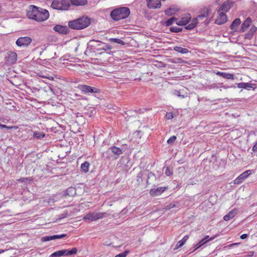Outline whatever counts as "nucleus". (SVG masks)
I'll return each mask as SVG.
<instances>
[{
  "label": "nucleus",
  "mask_w": 257,
  "mask_h": 257,
  "mask_svg": "<svg viewBox=\"0 0 257 257\" xmlns=\"http://www.w3.org/2000/svg\"><path fill=\"white\" fill-rule=\"evenodd\" d=\"M90 24V19L86 17H82L77 20L69 21V27L74 30L83 29L88 27Z\"/></svg>",
  "instance_id": "f257e3e1"
},
{
  "label": "nucleus",
  "mask_w": 257,
  "mask_h": 257,
  "mask_svg": "<svg viewBox=\"0 0 257 257\" xmlns=\"http://www.w3.org/2000/svg\"><path fill=\"white\" fill-rule=\"evenodd\" d=\"M130 14V10L126 7H120L113 10L110 16L114 21H118L127 18Z\"/></svg>",
  "instance_id": "f03ea898"
},
{
  "label": "nucleus",
  "mask_w": 257,
  "mask_h": 257,
  "mask_svg": "<svg viewBox=\"0 0 257 257\" xmlns=\"http://www.w3.org/2000/svg\"><path fill=\"white\" fill-rule=\"evenodd\" d=\"M51 7L55 10L66 11L70 7L69 0H53Z\"/></svg>",
  "instance_id": "7ed1b4c3"
},
{
  "label": "nucleus",
  "mask_w": 257,
  "mask_h": 257,
  "mask_svg": "<svg viewBox=\"0 0 257 257\" xmlns=\"http://www.w3.org/2000/svg\"><path fill=\"white\" fill-rule=\"evenodd\" d=\"M108 214L106 212H89L83 217V220L87 222H91L106 217Z\"/></svg>",
  "instance_id": "20e7f679"
},
{
  "label": "nucleus",
  "mask_w": 257,
  "mask_h": 257,
  "mask_svg": "<svg viewBox=\"0 0 257 257\" xmlns=\"http://www.w3.org/2000/svg\"><path fill=\"white\" fill-rule=\"evenodd\" d=\"M121 154H122V151L120 149L112 146L109 148L106 152H104L103 156L106 158H110L114 156V158L117 159Z\"/></svg>",
  "instance_id": "39448f33"
},
{
  "label": "nucleus",
  "mask_w": 257,
  "mask_h": 257,
  "mask_svg": "<svg viewBox=\"0 0 257 257\" xmlns=\"http://www.w3.org/2000/svg\"><path fill=\"white\" fill-rule=\"evenodd\" d=\"M77 87L83 93L86 94L89 93H99L100 92V89L99 88L87 85H79Z\"/></svg>",
  "instance_id": "423d86ee"
},
{
  "label": "nucleus",
  "mask_w": 257,
  "mask_h": 257,
  "mask_svg": "<svg viewBox=\"0 0 257 257\" xmlns=\"http://www.w3.org/2000/svg\"><path fill=\"white\" fill-rule=\"evenodd\" d=\"M49 17V13L47 10L39 8L35 20L37 22H42L46 20Z\"/></svg>",
  "instance_id": "0eeeda50"
},
{
  "label": "nucleus",
  "mask_w": 257,
  "mask_h": 257,
  "mask_svg": "<svg viewBox=\"0 0 257 257\" xmlns=\"http://www.w3.org/2000/svg\"><path fill=\"white\" fill-rule=\"evenodd\" d=\"M17 60V54L15 52H8L5 56V64L7 65H12L15 64Z\"/></svg>",
  "instance_id": "6e6552de"
},
{
  "label": "nucleus",
  "mask_w": 257,
  "mask_h": 257,
  "mask_svg": "<svg viewBox=\"0 0 257 257\" xmlns=\"http://www.w3.org/2000/svg\"><path fill=\"white\" fill-rule=\"evenodd\" d=\"M32 42V39L29 37H20L16 41V44L19 47H27Z\"/></svg>",
  "instance_id": "1a4fd4ad"
},
{
  "label": "nucleus",
  "mask_w": 257,
  "mask_h": 257,
  "mask_svg": "<svg viewBox=\"0 0 257 257\" xmlns=\"http://www.w3.org/2000/svg\"><path fill=\"white\" fill-rule=\"evenodd\" d=\"M38 8V7H37L34 5L30 6L27 10L28 17L29 19H31L35 20Z\"/></svg>",
  "instance_id": "9d476101"
},
{
  "label": "nucleus",
  "mask_w": 257,
  "mask_h": 257,
  "mask_svg": "<svg viewBox=\"0 0 257 257\" xmlns=\"http://www.w3.org/2000/svg\"><path fill=\"white\" fill-rule=\"evenodd\" d=\"M233 5V2L230 0H227L224 2L223 4L221 6L219 9L218 10V13L221 12H227L231 9Z\"/></svg>",
  "instance_id": "9b49d317"
},
{
  "label": "nucleus",
  "mask_w": 257,
  "mask_h": 257,
  "mask_svg": "<svg viewBox=\"0 0 257 257\" xmlns=\"http://www.w3.org/2000/svg\"><path fill=\"white\" fill-rule=\"evenodd\" d=\"M167 189V187H159L157 188H153L151 189L150 191V194L152 196H157L160 195Z\"/></svg>",
  "instance_id": "f8f14e48"
},
{
  "label": "nucleus",
  "mask_w": 257,
  "mask_h": 257,
  "mask_svg": "<svg viewBox=\"0 0 257 257\" xmlns=\"http://www.w3.org/2000/svg\"><path fill=\"white\" fill-rule=\"evenodd\" d=\"M191 17L190 14H186L181 19L177 20L176 24L178 26H185L190 21Z\"/></svg>",
  "instance_id": "ddd939ff"
},
{
  "label": "nucleus",
  "mask_w": 257,
  "mask_h": 257,
  "mask_svg": "<svg viewBox=\"0 0 257 257\" xmlns=\"http://www.w3.org/2000/svg\"><path fill=\"white\" fill-rule=\"evenodd\" d=\"M251 174L250 170H247L242 174H241L238 177H237L234 180V183L235 184H239L250 174Z\"/></svg>",
  "instance_id": "4468645a"
},
{
  "label": "nucleus",
  "mask_w": 257,
  "mask_h": 257,
  "mask_svg": "<svg viewBox=\"0 0 257 257\" xmlns=\"http://www.w3.org/2000/svg\"><path fill=\"white\" fill-rule=\"evenodd\" d=\"M96 45L97 50H104L105 51H110L112 49V47L108 44H105L102 42H97Z\"/></svg>",
  "instance_id": "2eb2a0df"
},
{
  "label": "nucleus",
  "mask_w": 257,
  "mask_h": 257,
  "mask_svg": "<svg viewBox=\"0 0 257 257\" xmlns=\"http://www.w3.org/2000/svg\"><path fill=\"white\" fill-rule=\"evenodd\" d=\"M218 13L219 15L216 19L215 23L217 25H222L227 21V16L223 12H220Z\"/></svg>",
  "instance_id": "dca6fc26"
},
{
  "label": "nucleus",
  "mask_w": 257,
  "mask_h": 257,
  "mask_svg": "<svg viewBox=\"0 0 257 257\" xmlns=\"http://www.w3.org/2000/svg\"><path fill=\"white\" fill-rule=\"evenodd\" d=\"M148 7L150 9H158L161 6V1L160 0H147Z\"/></svg>",
  "instance_id": "f3484780"
},
{
  "label": "nucleus",
  "mask_w": 257,
  "mask_h": 257,
  "mask_svg": "<svg viewBox=\"0 0 257 257\" xmlns=\"http://www.w3.org/2000/svg\"><path fill=\"white\" fill-rule=\"evenodd\" d=\"M53 30L58 33L65 34L68 32V28L67 26L57 25L53 28Z\"/></svg>",
  "instance_id": "a211bd4d"
},
{
  "label": "nucleus",
  "mask_w": 257,
  "mask_h": 257,
  "mask_svg": "<svg viewBox=\"0 0 257 257\" xmlns=\"http://www.w3.org/2000/svg\"><path fill=\"white\" fill-rule=\"evenodd\" d=\"M187 91L188 90L186 88H183L182 89L176 91L175 94L181 98H184L188 96Z\"/></svg>",
  "instance_id": "6ab92c4d"
},
{
  "label": "nucleus",
  "mask_w": 257,
  "mask_h": 257,
  "mask_svg": "<svg viewBox=\"0 0 257 257\" xmlns=\"http://www.w3.org/2000/svg\"><path fill=\"white\" fill-rule=\"evenodd\" d=\"M237 210L236 209H233L223 217V219L225 221L229 220L230 219L233 218L237 214Z\"/></svg>",
  "instance_id": "aec40b11"
},
{
  "label": "nucleus",
  "mask_w": 257,
  "mask_h": 257,
  "mask_svg": "<svg viewBox=\"0 0 257 257\" xmlns=\"http://www.w3.org/2000/svg\"><path fill=\"white\" fill-rule=\"evenodd\" d=\"M216 75L223 77L224 78L226 79H234V76L233 74L228 73L224 72L218 71L216 73Z\"/></svg>",
  "instance_id": "412c9836"
},
{
  "label": "nucleus",
  "mask_w": 257,
  "mask_h": 257,
  "mask_svg": "<svg viewBox=\"0 0 257 257\" xmlns=\"http://www.w3.org/2000/svg\"><path fill=\"white\" fill-rule=\"evenodd\" d=\"M147 176L146 171H141L137 176V181L138 184H140L143 182V178Z\"/></svg>",
  "instance_id": "4be33fe9"
},
{
  "label": "nucleus",
  "mask_w": 257,
  "mask_h": 257,
  "mask_svg": "<svg viewBox=\"0 0 257 257\" xmlns=\"http://www.w3.org/2000/svg\"><path fill=\"white\" fill-rule=\"evenodd\" d=\"M71 4L76 6H82L87 4V0H70Z\"/></svg>",
  "instance_id": "5701e85b"
},
{
  "label": "nucleus",
  "mask_w": 257,
  "mask_h": 257,
  "mask_svg": "<svg viewBox=\"0 0 257 257\" xmlns=\"http://www.w3.org/2000/svg\"><path fill=\"white\" fill-rule=\"evenodd\" d=\"M178 10L174 7H171L165 11V14L166 16H170L176 14Z\"/></svg>",
  "instance_id": "b1692460"
},
{
  "label": "nucleus",
  "mask_w": 257,
  "mask_h": 257,
  "mask_svg": "<svg viewBox=\"0 0 257 257\" xmlns=\"http://www.w3.org/2000/svg\"><path fill=\"white\" fill-rule=\"evenodd\" d=\"M61 251L63 252V255L69 256V255H71L72 254H76L77 251V249L75 247H74V248H72L71 250L64 249V250H61Z\"/></svg>",
  "instance_id": "393cba45"
},
{
  "label": "nucleus",
  "mask_w": 257,
  "mask_h": 257,
  "mask_svg": "<svg viewBox=\"0 0 257 257\" xmlns=\"http://www.w3.org/2000/svg\"><path fill=\"white\" fill-rule=\"evenodd\" d=\"M251 22V21L250 18H247L242 24L241 26V31L242 32H244L247 29V28L250 26Z\"/></svg>",
  "instance_id": "a878e982"
},
{
  "label": "nucleus",
  "mask_w": 257,
  "mask_h": 257,
  "mask_svg": "<svg viewBox=\"0 0 257 257\" xmlns=\"http://www.w3.org/2000/svg\"><path fill=\"white\" fill-rule=\"evenodd\" d=\"M147 184H152L154 182V181H155L156 179V177L155 175L151 172L148 173V174L147 173Z\"/></svg>",
  "instance_id": "bb28decb"
},
{
  "label": "nucleus",
  "mask_w": 257,
  "mask_h": 257,
  "mask_svg": "<svg viewBox=\"0 0 257 257\" xmlns=\"http://www.w3.org/2000/svg\"><path fill=\"white\" fill-rule=\"evenodd\" d=\"M256 30L255 27H252L249 32L245 35L244 38L250 40L252 38Z\"/></svg>",
  "instance_id": "cd10ccee"
},
{
  "label": "nucleus",
  "mask_w": 257,
  "mask_h": 257,
  "mask_svg": "<svg viewBox=\"0 0 257 257\" xmlns=\"http://www.w3.org/2000/svg\"><path fill=\"white\" fill-rule=\"evenodd\" d=\"M90 167V164L88 162H85L81 165L80 171L81 172L86 173L88 172Z\"/></svg>",
  "instance_id": "c85d7f7f"
},
{
  "label": "nucleus",
  "mask_w": 257,
  "mask_h": 257,
  "mask_svg": "<svg viewBox=\"0 0 257 257\" xmlns=\"http://www.w3.org/2000/svg\"><path fill=\"white\" fill-rule=\"evenodd\" d=\"M197 18H194L192 19L191 23L185 27V29L187 30H192L197 26Z\"/></svg>",
  "instance_id": "c756f323"
},
{
  "label": "nucleus",
  "mask_w": 257,
  "mask_h": 257,
  "mask_svg": "<svg viewBox=\"0 0 257 257\" xmlns=\"http://www.w3.org/2000/svg\"><path fill=\"white\" fill-rule=\"evenodd\" d=\"M240 23L241 21L239 18L235 19L230 25V29L232 30L235 31L237 29V27L240 25Z\"/></svg>",
  "instance_id": "7c9ffc66"
},
{
  "label": "nucleus",
  "mask_w": 257,
  "mask_h": 257,
  "mask_svg": "<svg viewBox=\"0 0 257 257\" xmlns=\"http://www.w3.org/2000/svg\"><path fill=\"white\" fill-rule=\"evenodd\" d=\"M189 238V236L186 235L183 237V238L180 241H179L176 244V248H179L181 247Z\"/></svg>",
  "instance_id": "2f4dec72"
},
{
  "label": "nucleus",
  "mask_w": 257,
  "mask_h": 257,
  "mask_svg": "<svg viewBox=\"0 0 257 257\" xmlns=\"http://www.w3.org/2000/svg\"><path fill=\"white\" fill-rule=\"evenodd\" d=\"M237 86L239 88H244L248 90H249L251 88H252V84L249 83H244L241 82L237 84Z\"/></svg>",
  "instance_id": "473e14b6"
},
{
  "label": "nucleus",
  "mask_w": 257,
  "mask_h": 257,
  "mask_svg": "<svg viewBox=\"0 0 257 257\" xmlns=\"http://www.w3.org/2000/svg\"><path fill=\"white\" fill-rule=\"evenodd\" d=\"M209 10L207 8H204L202 10V13L198 15V18L203 19L204 18L207 17L209 15Z\"/></svg>",
  "instance_id": "72a5a7b5"
},
{
  "label": "nucleus",
  "mask_w": 257,
  "mask_h": 257,
  "mask_svg": "<svg viewBox=\"0 0 257 257\" xmlns=\"http://www.w3.org/2000/svg\"><path fill=\"white\" fill-rule=\"evenodd\" d=\"M177 20L178 19H177L176 18L174 17H171V18L169 19L168 20L165 22L164 25L167 27L171 26L174 23H176Z\"/></svg>",
  "instance_id": "f704fd0d"
},
{
  "label": "nucleus",
  "mask_w": 257,
  "mask_h": 257,
  "mask_svg": "<svg viewBox=\"0 0 257 257\" xmlns=\"http://www.w3.org/2000/svg\"><path fill=\"white\" fill-rule=\"evenodd\" d=\"M174 50L181 54H187L189 50L186 48H182L181 47L176 46L174 47Z\"/></svg>",
  "instance_id": "c9c22d12"
},
{
  "label": "nucleus",
  "mask_w": 257,
  "mask_h": 257,
  "mask_svg": "<svg viewBox=\"0 0 257 257\" xmlns=\"http://www.w3.org/2000/svg\"><path fill=\"white\" fill-rule=\"evenodd\" d=\"M216 236H217V235H214V236L209 238V239H208L207 240H204V239H203L202 238L198 243L199 246H202V245H203L207 242H209V241H211V240H213Z\"/></svg>",
  "instance_id": "e433bc0d"
},
{
  "label": "nucleus",
  "mask_w": 257,
  "mask_h": 257,
  "mask_svg": "<svg viewBox=\"0 0 257 257\" xmlns=\"http://www.w3.org/2000/svg\"><path fill=\"white\" fill-rule=\"evenodd\" d=\"M55 239L54 235L52 236H46L41 238V241L43 242L49 241Z\"/></svg>",
  "instance_id": "4c0bfd02"
},
{
  "label": "nucleus",
  "mask_w": 257,
  "mask_h": 257,
  "mask_svg": "<svg viewBox=\"0 0 257 257\" xmlns=\"http://www.w3.org/2000/svg\"><path fill=\"white\" fill-rule=\"evenodd\" d=\"M109 40L111 42L119 44H121L122 45L124 44V42L123 41H122L121 39H118V38H110Z\"/></svg>",
  "instance_id": "58836bf2"
},
{
  "label": "nucleus",
  "mask_w": 257,
  "mask_h": 257,
  "mask_svg": "<svg viewBox=\"0 0 257 257\" xmlns=\"http://www.w3.org/2000/svg\"><path fill=\"white\" fill-rule=\"evenodd\" d=\"M63 252L61 251V250H58L52 253L50 257H61L63 256Z\"/></svg>",
  "instance_id": "ea45409f"
},
{
  "label": "nucleus",
  "mask_w": 257,
  "mask_h": 257,
  "mask_svg": "<svg viewBox=\"0 0 257 257\" xmlns=\"http://www.w3.org/2000/svg\"><path fill=\"white\" fill-rule=\"evenodd\" d=\"M44 134L42 132H35L34 133V137L37 139H42L44 138Z\"/></svg>",
  "instance_id": "a19ab883"
},
{
  "label": "nucleus",
  "mask_w": 257,
  "mask_h": 257,
  "mask_svg": "<svg viewBox=\"0 0 257 257\" xmlns=\"http://www.w3.org/2000/svg\"><path fill=\"white\" fill-rule=\"evenodd\" d=\"M170 31L172 32L178 33L182 31V29L178 27H172L170 28Z\"/></svg>",
  "instance_id": "79ce46f5"
},
{
  "label": "nucleus",
  "mask_w": 257,
  "mask_h": 257,
  "mask_svg": "<svg viewBox=\"0 0 257 257\" xmlns=\"http://www.w3.org/2000/svg\"><path fill=\"white\" fill-rule=\"evenodd\" d=\"M177 138L175 136H171L167 141V143L169 145H173L176 141Z\"/></svg>",
  "instance_id": "37998d69"
},
{
  "label": "nucleus",
  "mask_w": 257,
  "mask_h": 257,
  "mask_svg": "<svg viewBox=\"0 0 257 257\" xmlns=\"http://www.w3.org/2000/svg\"><path fill=\"white\" fill-rule=\"evenodd\" d=\"M130 253L129 250H125L123 252L119 253L115 256V257H126Z\"/></svg>",
  "instance_id": "c03bdc74"
},
{
  "label": "nucleus",
  "mask_w": 257,
  "mask_h": 257,
  "mask_svg": "<svg viewBox=\"0 0 257 257\" xmlns=\"http://www.w3.org/2000/svg\"><path fill=\"white\" fill-rule=\"evenodd\" d=\"M165 174L168 176H171L173 174V171L169 167H167L166 168Z\"/></svg>",
  "instance_id": "a18cd8bd"
},
{
  "label": "nucleus",
  "mask_w": 257,
  "mask_h": 257,
  "mask_svg": "<svg viewBox=\"0 0 257 257\" xmlns=\"http://www.w3.org/2000/svg\"><path fill=\"white\" fill-rule=\"evenodd\" d=\"M1 128H7L8 130H12L13 128L17 129L18 128V127L16 126H7V125H6L5 124H2V126H1Z\"/></svg>",
  "instance_id": "49530a36"
},
{
  "label": "nucleus",
  "mask_w": 257,
  "mask_h": 257,
  "mask_svg": "<svg viewBox=\"0 0 257 257\" xmlns=\"http://www.w3.org/2000/svg\"><path fill=\"white\" fill-rule=\"evenodd\" d=\"M166 117L167 119H171L174 117V114L171 112H167Z\"/></svg>",
  "instance_id": "de8ad7c7"
},
{
  "label": "nucleus",
  "mask_w": 257,
  "mask_h": 257,
  "mask_svg": "<svg viewBox=\"0 0 257 257\" xmlns=\"http://www.w3.org/2000/svg\"><path fill=\"white\" fill-rule=\"evenodd\" d=\"M67 236L66 234H62L60 235H54L55 239H61Z\"/></svg>",
  "instance_id": "09e8293b"
},
{
  "label": "nucleus",
  "mask_w": 257,
  "mask_h": 257,
  "mask_svg": "<svg viewBox=\"0 0 257 257\" xmlns=\"http://www.w3.org/2000/svg\"><path fill=\"white\" fill-rule=\"evenodd\" d=\"M175 207V204L171 203V204H170L169 205H167V206L165 207V209H166V210H169V209H172V208H174V207Z\"/></svg>",
  "instance_id": "8fccbe9b"
},
{
  "label": "nucleus",
  "mask_w": 257,
  "mask_h": 257,
  "mask_svg": "<svg viewBox=\"0 0 257 257\" xmlns=\"http://www.w3.org/2000/svg\"><path fill=\"white\" fill-rule=\"evenodd\" d=\"M28 180V178H21L18 180V181L21 182H24Z\"/></svg>",
  "instance_id": "3c124183"
},
{
  "label": "nucleus",
  "mask_w": 257,
  "mask_h": 257,
  "mask_svg": "<svg viewBox=\"0 0 257 257\" xmlns=\"http://www.w3.org/2000/svg\"><path fill=\"white\" fill-rule=\"evenodd\" d=\"M254 254V252L253 251H249L248 254L246 255L247 257H252Z\"/></svg>",
  "instance_id": "603ef678"
},
{
  "label": "nucleus",
  "mask_w": 257,
  "mask_h": 257,
  "mask_svg": "<svg viewBox=\"0 0 257 257\" xmlns=\"http://www.w3.org/2000/svg\"><path fill=\"white\" fill-rule=\"evenodd\" d=\"M252 150L253 152H257V142L254 145Z\"/></svg>",
  "instance_id": "864d4df0"
},
{
  "label": "nucleus",
  "mask_w": 257,
  "mask_h": 257,
  "mask_svg": "<svg viewBox=\"0 0 257 257\" xmlns=\"http://www.w3.org/2000/svg\"><path fill=\"white\" fill-rule=\"evenodd\" d=\"M247 237V234L244 233V234L241 235L240 238L242 239H245Z\"/></svg>",
  "instance_id": "5fc2aeb1"
},
{
  "label": "nucleus",
  "mask_w": 257,
  "mask_h": 257,
  "mask_svg": "<svg viewBox=\"0 0 257 257\" xmlns=\"http://www.w3.org/2000/svg\"><path fill=\"white\" fill-rule=\"evenodd\" d=\"M220 87L223 88L224 89H227L230 87L229 86H227L223 85L222 83L220 84Z\"/></svg>",
  "instance_id": "6e6d98bb"
},
{
  "label": "nucleus",
  "mask_w": 257,
  "mask_h": 257,
  "mask_svg": "<svg viewBox=\"0 0 257 257\" xmlns=\"http://www.w3.org/2000/svg\"><path fill=\"white\" fill-rule=\"evenodd\" d=\"M74 191V189L73 188H69V189H68L67 190V192H73Z\"/></svg>",
  "instance_id": "4d7b16f0"
},
{
  "label": "nucleus",
  "mask_w": 257,
  "mask_h": 257,
  "mask_svg": "<svg viewBox=\"0 0 257 257\" xmlns=\"http://www.w3.org/2000/svg\"><path fill=\"white\" fill-rule=\"evenodd\" d=\"M67 214V213H66L65 214H62L61 215V217H60V219H61V218H63L66 217Z\"/></svg>",
  "instance_id": "13d9d810"
},
{
  "label": "nucleus",
  "mask_w": 257,
  "mask_h": 257,
  "mask_svg": "<svg viewBox=\"0 0 257 257\" xmlns=\"http://www.w3.org/2000/svg\"><path fill=\"white\" fill-rule=\"evenodd\" d=\"M201 246H199V244L197 243L196 245H195V249H194V251L197 250L198 248H199V247H200Z\"/></svg>",
  "instance_id": "bf43d9fd"
},
{
  "label": "nucleus",
  "mask_w": 257,
  "mask_h": 257,
  "mask_svg": "<svg viewBox=\"0 0 257 257\" xmlns=\"http://www.w3.org/2000/svg\"><path fill=\"white\" fill-rule=\"evenodd\" d=\"M209 238V235H206L203 239H204V240H207Z\"/></svg>",
  "instance_id": "052dcab7"
},
{
  "label": "nucleus",
  "mask_w": 257,
  "mask_h": 257,
  "mask_svg": "<svg viewBox=\"0 0 257 257\" xmlns=\"http://www.w3.org/2000/svg\"><path fill=\"white\" fill-rule=\"evenodd\" d=\"M211 87L213 88H218V87L215 84H214L213 85H212L211 86Z\"/></svg>",
  "instance_id": "680f3d73"
},
{
  "label": "nucleus",
  "mask_w": 257,
  "mask_h": 257,
  "mask_svg": "<svg viewBox=\"0 0 257 257\" xmlns=\"http://www.w3.org/2000/svg\"><path fill=\"white\" fill-rule=\"evenodd\" d=\"M238 243H232L230 245V246H233V245H237Z\"/></svg>",
  "instance_id": "e2e57ef3"
},
{
  "label": "nucleus",
  "mask_w": 257,
  "mask_h": 257,
  "mask_svg": "<svg viewBox=\"0 0 257 257\" xmlns=\"http://www.w3.org/2000/svg\"><path fill=\"white\" fill-rule=\"evenodd\" d=\"M5 251V250L4 249H0V253H3Z\"/></svg>",
  "instance_id": "0e129e2a"
},
{
  "label": "nucleus",
  "mask_w": 257,
  "mask_h": 257,
  "mask_svg": "<svg viewBox=\"0 0 257 257\" xmlns=\"http://www.w3.org/2000/svg\"><path fill=\"white\" fill-rule=\"evenodd\" d=\"M144 110H145V109L139 110V111H140L141 112H144Z\"/></svg>",
  "instance_id": "69168bd1"
},
{
  "label": "nucleus",
  "mask_w": 257,
  "mask_h": 257,
  "mask_svg": "<svg viewBox=\"0 0 257 257\" xmlns=\"http://www.w3.org/2000/svg\"><path fill=\"white\" fill-rule=\"evenodd\" d=\"M2 125V124L0 123V128H1Z\"/></svg>",
  "instance_id": "338daca9"
}]
</instances>
